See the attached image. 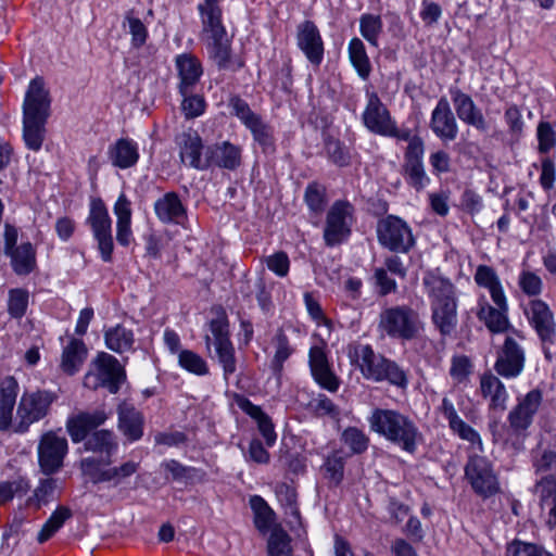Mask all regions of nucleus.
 <instances>
[{
  "mask_svg": "<svg viewBox=\"0 0 556 556\" xmlns=\"http://www.w3.org/2000/svg\"><path fill=\"white\" fill-rule=\"evenodd\" d=\"M72 511L65 506L58 507L38 532L37 540L40 543L49 540L71 518Z\"/></svg>",
  "mask_w": 556,
  "mask_h": 556,
  "instance_id": "obj_54",
  "label": "nucleus"
},
{
  "mask_svg": "<svg viewBox=\"0 0 556 556\" xmlns=\"http://www.w3.org/2000/svg\"><path fill=\"white\" fill-rule=\"evenodd\" d=\"M118 429L130 442L138 441L143 435L144 417L140 410L130 404L118 406Z\"/></svg>",
  "mask_w": 556,
  "mask_h": 556,
  "instance_id": "obj_32",
  "label": "nucleus"
},
{
  "mask_svg": "<svg viewBox=\"0 0 556 556\" xmlns=\"http://www.w3.org/2000/svg\"><path fill=\"white\" fill-rule=\"evenodd\" d=\"M86 224L91 229L101 260L105 263L112 262L114 251L112 219L101 199L91 201Z\"/></svg>",
  "mask_w": 556,
  "mask_h": 556,
  "instance_id": "obj_10",
  "label": "nucleus"
},
{
  "mask_svg": "<svg viewBox=\"0 0 556 556\" xmlns=\"http://www.w3.org/2000/svg\"><path fill=\"white\" fill-rule=\"evenodd\" d=\"M208 168L216 166L228 170L237 169L242 162V149L229 141L207 146Z\"/></svg>",
  "mask_w": 556,
  "mask_h": 556,
  "instance_id": "obj_28",
  "label": "nucleus"
},
{
  "mask_svg": "<svg viewBox=\"0 0 556 556\" xmlns=\"http://www.w3.org/2000/svg\"><path fill=\"white\" fill-rule=\"evenodd\" d=\"M422 286L430 301L431 323L443 341L455 333L458 324L455 286L434 270L425 273Z\"/></svg>",
  "mask_w": 556,
  "mask_h": 556,
  "instance_id": "obj_2",
  "label": "nucleus"
},
{
  "mask_svg": "<svg viewBox=\"0 0 556 556\" xmlns=\"http://www.w3.org/2000/svg\"><path fill=\"white\" fill-rule=\"evenodd\" d=\"M175 66L179 79L177 85L179 93L194 92L203 74L199 59L189 53L178 54L175 58Z\"/></svg>",
  "mask_w": 556,
  "mask_h": 556,
  "instance_id": "obj_25",
  "label": "nucleus"
},
{
  "mask_svg": "<svg viewBox=\"0 0 556 556\" xmlns=\"http://www.w3.org/2000/svg\"><path fill=\"white\" fill-rule=\"evenodd\" d=\"M367 421L370 431L407 454H415L424 441L416 421L399 409L376 407Z\"/></svg>",
  "mask_w": 556,
  "mask_h": 556,
  "instance_id": "obj_1",
  "label": "nucleus"
},
{
  "mask_svg": "<svg viewBox=\"0 0 556 556\" xmlns=\"http://www.w3.org/2000/svg\"><path fill=\"white\" fill-rule=\"evenodd\" d=\"M228 319L224 312L213 318L208 324V333L205 334L204 341L207 350L230 343Z\"/></svg>",
  "mask_w": 556,
  "mask_h": 556,
  "instance_id": "obj_47",
  "label": "nucleus"
},
{
  "mask_svg": "<svg viewBox=\"0 0 556 556\" xmlns=\"http://www.w3.org/2000/svg\"><path fill=\"white\" fill-rule=\"evenodd\" d=\"M104 341L109 350L123 354L134 351L135 334L131 329L118 324L105 330Z\"/></svg>",
  "mask_w": 556,
  "mask_h": 556,
  "instance_id": "obj_39",
  "label": "nucleus"
},
{
  "mask_svg": "<svg viewBox=\"0 0 556 556\" xmlns=\"http://www.w3.org/2000/svg\"><path fill=\"white\" fill-rule=\"evenodd\" d=\"M518 287L526 295L536 298L543 291V281L536 273L525 269L518 276Z\"/></svg>",
  "mask_w": 556,
  "mask_h": 556,
  "instance_id": "obj_63",
  "label": "nucleus"
},
{
  "mask_svg": "<svg viewBox=\"0 0 556 556\" xmlns=\"http://www.w3.org/2000/svg\"><path fill=\"white\" fill-rule=\"evenodd\" d=\"M20 384L13 376H5L0 379V431L14 430L15 416H13L16 404Z\"/></svg>",
  "mask_w": 556,
  "mask_h": 556,
  "instance_id": "obj_24",
  "label": "nucleus"
},
{
  "mask_svg": "<svg viewBox=\"0 0 556 556\" xmlns=\"http://www.w3.org/2000/svg\"><path fill=\"white\" fill-rule=\"evenodd\" d=\"M387 381L392 386L404 389L408 384L407 374L395 361L384 357L375 382Z\"/></svg>",
  "mask_w": 556,
  "mask_h": 556,
  "instance_id": "obj_49",
  "label": "nucleus"
},
{
  "mask_svg": "<svg viewBox=\"0 0 556 556\" xmlns=\"http://www.w3.org/2000/svg\"><path fill=\"white\" fill-rule=\"evenodd\" d=\"M110 163L119 169L134 167L139 161L138 143L130 138H119L108 147Z\"/></svg>",
  "mask_w": 556,
  "mask_h": 556,
  "instance_id": "obj_30",
  "label": "nucleus"
},
{
  "mask_svg": "<svg viewBox=\"0 0 556 556\" xmlns=\"http://www.w3.org/2000/svg\"><path fill=\"white\" fill-rule=\"evenodd\" d=\"M325 150L329 160L340 166H348L351 162V154L348 148L344 144L332 137H328L325 139Z\"/></svg>",
  "mask_w": 556,
  "mask_h": 556,
  "instance_id": "obj_62",
  "label": "nucleus"
},
{
  "mask_svg": "<svg viewBox=\"0 0 556 556\" xmlns=\"http://www.w3.org/2000/svg\"><path fill=\"white\" fill-rule=\"evenodd\" d=\"M523 340L521 331L511 329L506 334L503 344L497 351L494 363L495 372L505 379H515L519 377L526 365V351L517 340Z\"/></svg>",
  "mask_w": 556,
  "mask_h": 556,
  "instance_id": "obj_9",
  "label": "nucleus"
},
{
  "mask_svg": "<svg viewBox=\"0 0 556 556\" xmlns=\"http://www.w3.org/2000/svg\"><path fill=\"white\" fill-rule=\"evenodd\" d=\"M154 212L164 224L181 225L186 218V208L175 192H168L155 201Z\"/></svg>",
  "mask_w": 556,
  "mask_h": 556,
  "instance_id": "obj_36",
  "label": "nucleus"
},
{
  "mask_svg": "<svg viewBox=\"0 0 556 556\" xmlns=\"http://www.w3.org/2000/svg\"><path fill=\"white\" fill-rule=\"evenodd\" d=\"M464 477L473 493L484 500L501 492L498 475L486 456L470 454L464 467Z\"/></svg>",
  "mask_w": 556,
  "mask_h": 556,
  "instance_id": "obj_7",
  "label": "nucleus"
},
{
  "mask_svg": "<svg viewBox=\"0 0 556 556\" xmlns=\"http://www.w3.org/2000/svg\"><path fill=\"white\" fill-rule=\"evenodd\" d=\"M532 466L536 475H554L556 472V451L545 447L536 452L532 459Z\"/></svg>",
  "mask_w": 556,
  "mask_h": 556,
  "instance_id": "obj_60",
  "label": "nucleus"
},
{
  "mask_svg": "<svg viewBox=\"0 0 556 556\" xmlns=\"http://www.w3.org/2000/svg\"><path fill=\"white\" fill-rule=\"evenodd\" d=\"M58 488V479H40L33 494L26 498L25 506L35 510L40 509L54 500Z\"/></svg>",
  "mask_w": 556,
  "mask_h": 556,
  "instance_id": "obj_46",
  "label": "nucleus"
},
{
  "mask_svg": "<svg viewBox=\"0 0 556 556\" xmlns=\"http://www.w3.org/2000/svg\"><path fill=\"white\" fill-rule=\"evenodd\" d=\"M267 542L269 556H289L292 552L291 539L280 525H276L269 531Z\"/></svg>",
  "mask_w": 556,
  "mask_h": 556,
  "instance_id": "obj_51",
  "label": "nucleus"
},
{
  "mask_svg": "<svg viewBox=\"0 0 556 556\" xmlns=\"http://www.w3.org/2000/svg\"><path fill=\"white\" fill-rule=\"evenodd\" d=\"M250 507L253 511V522L255 528L262 533L267 534L276 521V514L266 503V501L260 495H253L250 497Z\"/></svg>",
  "mask_w": 556,
  "mask_h": 556,
  "instance_id": "obj_40",
  "label": "nucleus"
},
{
  "mask_svg": "<svg viewBox=\"0 0 556 556\" xmlns=\"http://www.w3.org/2000/svg\"><path fill=\"white\" fill-rule=\"evenodd\" d=\"M473 279L479 287L485 288L494 303L504 305L506 298L501 279L496 271L488 265H479L476 269Z\"/></svg>",
  "mask_w": 556,
  "mask_h": 556,
  "instance_id": "obj_38",
  "label": "nucleus"
},
{
  "mask_svg": "<svg viewBox=\"0 0 556 556\" xmlns=\"http://www.w3.org/2000/svg\"><path fill=\"white\" fill-rule=\"evenodd\" d=\"M307 408L317 417H329L333 420H338L341 415L339 406L323 393L313 397L308 402Z\"/></svg>",
  "mask_w": 556,
  "mask_h": 556,
  "instance_id": "obj_55",
  "label": "nucleus"
},
{
  "mask_svg": "<svg viewBox=\"0 0 556 556\" xmlns=\"http://www.w3.org/2000/svg\"><path fill=\"white\" fill-rule=\"evenodd\" d=\"M198 11L202 20L204 31L224 33L225 27L222 22L219 0H204L198 4Z\"/></svg>",
  "mask_w": 556,
  "mask_h": 556,
  "instance_id": "obj_45",
  "label": "nucleus"
},
{
  "mask_svg": "<svg viewBox=\"0 0 556 556\" xmlns=\"http://www.w3.org/2000/svg\"><path fill=\"white\" fill-rule=\"evenodd\" d=\"M378 328L391 339L412 341L418 339L425 330V323L416 309L403 304L383 309Z\"/></svg>",
  "mask_w": 556,
  "mask_h": 556,
  "instance_id": "obj_5",
  "label": "nucleus"
},
{
  "mask_svg": "<svg viewBox=\"0 0 556 556\" xmlns=\"http://www.w3.org/2000/svg\"><path fill=\"white\" fill-rule=\"evenodd\" d=\"M125 379V371L118 359L113 355L101 352L92 362L90 370L84 377V386L91 390L106 389L110 393L118 392Z\"/></svg>",
  "mask_w": 556,
  "mask_h": 556,
  "instance_id": "obj_8",
  "label": "nucleus"
},
{
  "mask_svg": "<svg viewBox=\"0 0 556 556\" xmlns=\"http://www.w3.org/2000/svg\"><path fill=\"white\" fill-rule=\"evenodd\" d=\"M353 223V206L346 201H336L330 207L324 229V240L327 247L342 243L351 235Z\"/></svg>",
  "mask_w": 556,
  "mask_h": 556,
  "instance_id": "obj_13",
  "label": "nucleus"
},
{
  "mask_svg": "<svg viewBox=\"0 0 556 556\" xmlns=\"http://www.w3.org/2000/svg\"><path fill=\"white\" fill-rule=\"evenodd\" d=\"M178 365L186 371L195 376L210 375V367L206 361L191 350H181L178 354Z\"/></svg>",
  "mask_w": 556,
  "mask_h": 556,
  "instance_id": "obj_53",
  "label": "nucleus"
},
{
  "mask_svg": "<svg viewBox=\"0 0 556 556\" xmlns=\"http://www.w3.org/2000/svg\"><path fill=\"white\" fill-rule=\"evenodd\" d=\"M523 314L541 342H554L556 321L546 302L540 299L530 300L523 305Z\"/></svg>",
  "mask_w": 556,
  "mask_h": 556,
  "instance_id": "obj_15",
  "label": "nucleus"
},
{
  "mask_svg": "<svg viewBox=\"0 0 556 556\" xmlns=\"http://www.w3.org/2000/svg\"><path fill=\"white\" fill-rule=\"evenodd\" d=\"M139 469V463L127 460L118 466L105 468L100 475V481L111 483L113 486L124 484L128 478L135 475Z\"/></svg>",
  "mask_w": 556,
  "mask_h": 556,
  "instance_id": "obj_48",
  "label": "nucleus"
},
{
  "mask_svg": "<svg viewBox=\"0 0 556 556\" xmlns=\"http://www.w3.org/2000/svg\"><path fill=\"white\" fill-rule=\"evenodd\" d=\"M84 450L93 454L104 455V465L112 463V457L118 450V442L115 434L106 429L96 430L84 441Z\"/></svg>",
  "mask_w": 556,
  "mask_h": 556,
  "instance_id": "obj_33",
  "label": "nucleus"
},
{
  "mask_svg": "<svg viewBox=\"0 0 556 556\" xmlns=\"http://www.w3.org/2000/svg\"><path fill=\"white\" fill-rule=\"evenodd\" d=\"M37 452L40 470L50 476L63 467L68 452V443L65 437L58 435L54 431H48L40 437Z\"/></svg>",
  "mask_w": 556,
  "mask_h": 556,
  "instance_id": "obj_14",
  "label": "nucleus"
},
{
  "mask_svg": "<svg viewBox=\"0 0 556 556\" xmlns=\"http://www.w3.org/2000/svg\"><path fill=\"white\" fill-rule=\"evenodd\" d=\"M276 495L285 509V514L292 518L289 520L291 530H295L296 527L302 528V518L296 503L295 490L287 483H279L276 486Z\"/></svg>",
  "mask_w": 556,
  "mask_h": 556,
  "instance_id": "obj_41",
  "label": "nucleus"
},
{
  "mask_svg": "<svg viewBox=\"0 0 556 556\" xmlns=\"http://www.w3.org/2000/svg\"><path fill=\"white\" fill-rule=\"evenodd\" d=\"M30 490V482L26 477L0 482V506L11 502L14 497L25 496Z\"/></svg>",
  "mask_w": 556,
  "mask_h": 556,
  "instance_id": "obj_52",
  "label": "nucleus"
},
{
  "mask_svg": "<svg viewBox=\"0 0 556 556\" xmlns=\"http://www.w3.org/2000/svg\"><path fill=\"white\" fill-rule=\"evenodd\" d=\"M211 41L207 45L210 58L219 70L238 71L243 66L241 61L235 62L231 59L230 41L227 38L226 29L224 33H210Z\"/></svg>",
  "mask_w": 556,
  "mask_h": 556,
  "instance_id": "obj_31",
  "label": "nucleus"
},
{
  "mask_svg": "<svg viewBox=\"0 0 556 556\" xmlns=\"http://www.w3.org/2000/svg\"><path fill=\"white\" fill-rule=\"evenodd\" d=\"M493 307L483 298L479 301V309L477 312L478 318L484 323L485 327L493 333H504L510 330V324L507 317L508 303L507 298H504V305L502 303H494Z\"/></svg>",
  "mask_w": 556,
  "mask_h": 556,
  "instance_id": "obj_29",
  "label": "nucleus"
},
{
  "mask_svg": "<svg viewBox=\"0 0 556 556\" xmlns=\"http://www.w3.org/2000/svg\"><path fill=\"white\" fill-rule=\"evenodd\" d=\"M49 92L41 77L30 80L23 103V139L27 149L38 152L46 139L50 116Z\"/></svg>",
  "mask_w": 556,
  "mask_h": 556,
  "instance_id": "obj_3",
  "label": "nucleus"
},
{
  "mask_svg": "<svg viewBox=\"0 0 556 556\" xmlns=\"http://www.w3.org/2000/svg\"><path fill=\"white\" fill-rule=\"evenodd\" d=\"M377 237L383 248L395 253H407L415 245L410 227L402 218L394 215H389L379 220Z\"/></svg>",
  "mask_w": 556,
  "mask_h": 556,
  "instance_id": "obj_11",
  "label": "nucleus"
},
{
  "mask_svg": "<svg viewBox=\"0 0 556 556\" xmlns=\"http://www.w3.org/2000/svg\"><path fill=\"white\" fill-rule=\"evenodd\" d=\"M479 390L490 410L504 412L507 408L509 394L498 375L491 371L482 374Z\"/></svg>",
  "mask_w": 556,
  "mask_h": 556,
  "instance_id": "obj_26",
  "label": "nucleus"
},
{
  "mask_svg": "<svg viewBox=\"0 0 556 556\" xmlns=\"http://www.w3.org/2000/svg\"><path fill=\"white\" fill-rule=\"evenodd\" d=\"M274 355L270 361V369L275 376H280L283 370V364L294 353L289 338L282 330H278L271 339Z\"/></svg>",
  "mask_w": 556,
  "mask_h": 556,
  "instance_id": "obj_43",
  "label": "nucleus"
},
{
  "mask_svg": "<svg viewBox=\"0 0 556 556\" xmlns=\"http://www.w3.org/2000/svg\"><path fill=\"white\" fill-rule=\"evenodd\" d=\"M383 30V22L380 15L364 13L359 17V33L374 48L379 47V37Z\"/></svg>",
  "mask_w": 556,
  "mask_h": 556,
  "instance_id": "obj_50",
  "label": "nucleus"
},
{
  "mask_svg": "<svg viewBox=\"0 0 556 556\" xmlns=\"http://www.w3.org/2000/svg\"><path fill=\"white\" fill-rule=\"evenodd\" d=\"M58 394L51 390L25 391L16 406L13 433L25 434L31 425L45 419L56 402Z\"/></svg>",
  "mask_w": 556,
  "mask_h": 556,
  "instance_id": "obj_6",
  "label": "nucleus"
},
{
  "mask_svg": "<svg viewBox=\"0 0 556 556\" xmlns=\"http://www.w3.org/2000/svg\"><path fill=\"white\" fill-rule=\"evenodd\" d=\"M87 356V349L80 339L72 338L63 349L61 367L64 372L74 375L83 365Z\"/></svg>",
  "mask_w": 556,
  "mask_h": 556,
  "instance_id": "obj_42",
  "label": "nucleus"
},
{
  "mask_svg": "<svg viewBox=\"0 0 556 556\" xmlns=\"http://www.w3.org/2000/svg\"><path fill=\"white\" fill-rule=\"evenodd\" d=\"M181 162L192 168H208L207 147L203 153V142L197 131L182 132L176 138Z\"/></svg>",
  "mask_w": 556,
  "mask_h": 556,
  "instance_id": "obj_20",
  "label": "nucleus"
},
{
  "mask_svg": "<svg viewBox=\"0 0 556 556\" xmlns=\"http://www.w3.org/2000/svg\"><path fill=\"white\" fill-rule=\"evenodd\" d=\"M5 255L10 257L11 267L18 276L29 275L37 266L36 249L29 241L5 252Z\"/></svg>",
  "mask_w": 556,
  "mask_h": 556,
  "instance_id": "obj_37",
  "label": "nucleus"
},
{
  "mask_svg": "<svg viewBox=\"0 0 556 556\" xmlns=\"http://www.w3.org/2000/svg\"><path fill=\"white\" fill-rule=\"evenodd\" d=\"M348 356L351 365L357 368L367 380L376 381L384 356L377 354L371 345L354 343L349 345Z\"/></svg>",
  "mask_w": 556,
  "mask_h": 556,
  "instance_id": "obj_22",
  "label": "nucleus"
},
{
  "mask_svg": "<svg viewBox=\"0 0 556 556\" xmlns=\"http://www.w3.org/2000/svg\"><path fill=\"white\" fill-rule=\"evenodd\" d=\"M348 53L349 60L357 75L363 80H367L371 73V64L364 42L357 37L352 38L349 41Z\"/></svg>",
  "mask_w": 556,
  "mask_h": 556,
  "instance_id": "obj_44",
  "label": "nucleus"
},
{
  "mask_svg": "<svg viewBox=\"0 0 556 556\" xmlns=\"http://www.w3.org/2000/svg\"><path fill=\"white\" fill-rule=\"evenodd\" d=\"M341 441L353 454H363L369 446V437L357 427H348L341 433Z\"/></svg>",
  "mask_w": 556,
  "mask_h": 556,
  "instance_id": "obj_56",
  "label": "nucleus"
},
{
  "mask_svg": "<svg viewBox=\"0 0 556 556\" xmlns=\"http://www.w3.org/2000/svg\"><path fill=\"white\" fill-rule=\"evenodd\" d=\"M403 173L406 182L417 192L424 190L430 184L424 163L403 164Z\"/></svg>",
  "mask_w": 556,
  "mask_h": 556,
  "instance_id": "obj_58",
  "label": "nucleus"
},
{
  "mask_svg": "<svg viewBox=\"0 0 556 556\" xmlns=\"http://www.w3.org/2000/svg\"><path fill=\"white\" fill-rule=\"evenodd\" d=\"M344 457L340 452L330 454L323 465L325 477L334 485H339L344 476Z\"/></svg>",
  "mask_w": 556,
  "mask_h": 556,
  "instance_id": "obj_61",
  "label": "nucleus"
},
{
  "mask_svg": "<svg viewBox=\"0 0 556 556\" xmlns=\"http://www.w3.org/2000/svg\"><path fill=\"white\" fill-rule=\"evenodd\" d=\"M543 394L539 389L529 391L517 399V404L507 415V426L503 433H493L495 440H502L506 445L516 451L523 448V442L528 437L534 416L542 405Z\"/></svg>",
  "mask_w": 556,
  "mask_h": 556,
  "instance_id": "obj_4",
  "label": "nucleus"
},
{
  "mask_svg": "<svg viewBox=\"0 0 556 556\" xmlns=\"http://www.w3.org/2000/svg\"><path fill=\"white\" fill-rule=\"evenodd\" d=\"M429 127L443 142H451L457 138L458 124L445 97H441L432 110Z\"/></svg>",
  "mask_w": 556,
  "mask_h": 556,
  "instance_id": "obj_18",
  "label": "nucleus"
},
{
  "mask_svg": "<svg viewBox=\"0 0 556 556\" xmlns=\"http://www.w3.org/2000/svg\"><path fill=\"white\" fill-rule=\"evenodd\" d=\"M29 301V292L23 288H14L9 290L8 294V313L12 318H22L27 311Z\"/></svg>",
  "mask_w": 556,
  "mask_h": 556,
  "instance_id": "obj_57",
  "label": "nucleus"
},
{
  "mask_svg": "<svg viewBox=\"0 0 556 556\" xmlns=\"http://www.w3.org/2000/svg\"><path fill=\"white\" fill-rule=\"evenodd\" d=\"M116 216V240L123 247H128L132 240L131 231V202L125 193H121L114 204Z\"/></svg>",
  "mask_w": 556,
  "mask_h": 556,
  "instance_id": "obj_35",
  "label": "nucleus"
},
{
  "mask_svg": "<svg viewBox=\"0 0 556 556\" xmlns=\"http://www.w3.org/2000/svg\"><path fill=\"white\" fill-rule=\"evenodd\" d=\"M450 93L458 118L478 131L485 132L489 129L486 119L472 98L458 88L451 89Z\"/></svg>",
  "mask_w": 556,
  "mask_h": 556,
  "instance_id": "obj_23",
  "label": "nucleus"
},
{
  "mask_svg": "<svg viewBox=\"0 0 556 556\" xmlns=\"http://www.w3.org/2000/svg\"><path fill=\"white\" fill-rule=\"evenodd\" d=\"M296 45L312 65L321 64L325 47L319 29L313 21L307 20L298 25Z\"/></svg>",
  "mask_w": 556,
  "mask_h": 556,
  "instance_id": "obj_19",
  "label": "nucleus"
},
{
  "mask_svg": "<svg viewBox=\"0 0 556 556\" xmlns=\"http://www.w3.org/2000/svg\"><path fill=\"white\" fill-rule=\"evenodd\" d=\"M534 492L539 494L540 504L544 508L549 506V502L556 497V477L555 475L543 476L534 485Z\"/></svg>",
  "mask_w": 556,
  "mask_h": 556,
  "instance_id": "obj_64",
  "label": "nucleus"
},
{
  "mask_svg": "<svg viewBox=\"0 0 556 556\" xmlns=\"http://www.w3.org/2000/svg\"><path fill=\"white\" fill-rule=\"evenodd\" d=\"M237 405L243 413L256 421L258 431L265 439L266 445L269 447L273 446L276 442L277 434L270 417L261 406L253 404L248 397H238Z\"/></svg>",
  "mask_w": 556,
  "mask_h": 556,
  "instance_id": "obj_34",
  "label": "nucleus"
},
{
  "mask_svg": "<svg viewBox=\"0 0 556 556\" xmlns=\"http://www.w3.org/2000/svg\"><path fill=\"white\" fill-rule=\"evenodd\" d=\"M218 364L223 368V377L227 382L237 370L236 351L232 342L215 348Z\"/></svg>",
  "mask_w": 556,
  "mask_h": 556,
  "instance_id": "obj_59",
  "label": "nucleus"
},
{
  "mask_svg": "<svg viewBox=\"0 0 556 556\" xmlns=\"http://www.w3.org/2000/svg\"><path fill=\"white\" fill-rule=\"evenodd\" d=\"M230 113L235 115L252 134L253 139L264 149L273 144V131L263 118L253 112L249 103L239 96L228 100Z\"/></svg>",
  "mask_w": 556,
  "mask_h": 556,
  "instance_id": "obj_12",
  "label": "nucleus"
},
{
  "mask_svg": "<svg viewBox=\"0 0 556 556\" xmlns=\"http://www.w3.org/2000/svg\"><path fill=\"white\" fill-rule=\"evenodd\" d=\"M106 419L108 415L103 409L78 410L67 417L65 428L72 442L80 443Z\"/></svg>",
  "mask_w": 556,
  "mask_h": 556,
  "instance_id": "obj_17",
  "label": "nucleus"
},
{
  "mask_svg": "<svg viewBox=\"0 0 556 556\" xmlns=\"http://www.w3.org/2000/svg\"><path fill=\"white\" fill-rule=\"evenodd\" d=\"M440 412L448 421V426L455 434L462 440L471 443L479 452H483V443L480 434L458 416L453 402L448 397L442 399Z\"/></svg>",
  "mask_w": 556,
  "mask_h": 556,
  "instance_id": "obj_27",
  "label": "nucleus"
},
{
  "mask_svg": "<svg viewBox=\"0 0 556 556\" xmlns=\"http://www.w3.org/2000/svg\"><path fill=\"white\" fill-rule=\"evenodd\" d=\"M308 366L314 381L321 389L332 393L338 391L340 379L329 364L324 343L311 346Z\"/></svg>",
  "mask_w": 556,
  "mask_h": 556,
  "instance_id": "obj_16",
  "label": "nucleus"
},
{
  "mask_svg": "<svg viewBox=\"0 0 556 556\" xmlns=\"http://www.w3.org/2000/svg\"><path fill=\"white\" fill-rule=\"evenodd\" d=\"M366 106L362 113L364 126L372 134L383 136L393 118L375 91L366 90Z\"/></svg>",
  "mask_w": 556,
  "mask_h": 556,
  "instance_id": "obj_21",
  "label": "nucleus"
}]
</instances>
